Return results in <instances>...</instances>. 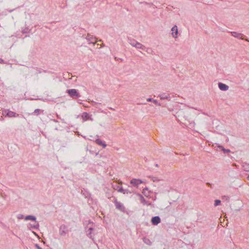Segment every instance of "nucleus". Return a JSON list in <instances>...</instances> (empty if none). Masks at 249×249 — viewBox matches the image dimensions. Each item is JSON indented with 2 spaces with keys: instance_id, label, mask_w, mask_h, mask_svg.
I'll use <instances>...</instances> for the list:
<instances>
[{
  "instance_id": "nucleus-1",
  "label": "nucleus",
  "mask_w": 249,
  "mask_h": 249,
  "mask_svg": "<svg viewBox=\"0 0 249 249\" xmlns=\"http://www.w3.org/2000/svg\"><path fill=\"white\" fill-rule=\"evenodd\" d=\"M94 227V224L93 222L90 221H89V223L86 229V234L92 240H94V235L92 234V231H93Z\"/></svg>"
},
{
  "instance_id": "nucleus-2",
  "label": "nucleus",
  "mask_w": 249,
  "mask_h": 249,
  "mask_svg": "<svg viewBox=\"0 0 249 249\" xmlns=\"http://www.w3.org/2000/svg\"><path fill=\"white\" fill-rule=\"evenodd\" d=\"M66 92L72 98H78L80 97L79 93L76 89H70L66 91Z\"/></svg>"
},
{
  "instance_id": "nucleus-3",
  "label": "nucleus",
  "mask_w": 249,
  "mask_h": 249,
  "mask_svg": "<svg viewBox=\"0 0 249 249\" xmlns=\"http://www.w3.org/2000/svg\"><path fill=\"white\" fill-rule=\"evenodd\" d=\"M68 233L67 227L65 225H62L60 226L59 233L61 236H65Z\"/></svg>"
},
{
  "instance_id": "nucleus-4",
  "label": "nucleus",
  "mask_w": 249,
  "mask_h": 249,
  "mask_svg": "<svg viewBox=\"0 0 249 249\" xmlns=\"http://www.w3.org/2000/svg\"><path fill=\"white\" fill-rule=\"evenodd\" d=\"M142 194L147 198H152V195L153 192L149 190L148 188H144L142 192Z\"/></svg>"
},
{
  "instance_id": "nucleus-5",
  "label": "nucleus",
  "mask_w": 249,
  "mask_h": 249,
  "mask_svg": "<svg viewBox=\"0 0 249 249\" xmlns=\"http://www.w3.org/2000/svg\"><path fill=\"white\" fill-rule=\"evenodd\" d=\"M178 28L177 25H174L171 29V35L172 37L176 39L178 37Z\"/></svg>"
},
{
  "instance_id": "nucleus-6",
  "label": "nucleus",
  "mask_w": 249,
  "mask_h": 249,
  "mask_svg": "<svg viewBox=\"0 0 249 249\" xmlns=\"http://www.w3.org/2000/svg\"><path fill=\"white\" fill-rule=\"evenodd\" d=\"M130 183L134 186H138L140 184L144 183V181L140 179L133 178L130 180Z\"/></svg>"
},
{
  "instance_id": "nucleus-7",
  "label": "nucleus",
  "mask_w": 249,
  "mask_h": 249,
  "mask_svg": "<svg viewBox=\"0 0 249 249\" xmlns=\"http://www.w3.org/2000/svg\"><path fill=\"white\" fill-rule=\"evenodd\" d=\"M114 203H115V205L116 206V209L119 210L120 211H121L122 212H124L125 208L122 203H121L120 202L117 201V200H116Z\"/></svg>"
},
{
  "instance_id": "nucleus-8",
  "label": "nucleus",
  "mask_w": 249,
  "mask_h": 249,
  "mask_svg": "<svg viewBox=\"0 0 249 249\" xmlns=\"http://www.w3.org/2000/svg\"><path fill=\"white\" fill-rule=\"evenodd\" d=\"M161 222V219L159 216H156L152 218L151 223L153 225H157Z\"/></svg>"
},
{
  "instance_id": "nucleus-9",
  "label": "nucleus",
  "mask_w": 249,
  "mask_h": 249,
  "mask_svg": "<svg viewBox=\"0 0 249 249\" xmlns=\"http://www.w3.org/2000/svg\"><path fill=\"white\" fill-rule=\"evenodd\" d=\"M86 39L89 42V43H92L93 44H95L97 42L96 38L90 35H87Z\"/></svg>"
},
{
  "instance_id": "nucleus-10",
  "label": "nucleus",
  "mask_w": 249,
  "mask_h": 249,
  "mask_svg": "<svg viewBox=\"0 0 249 249\" xmlns=\"http://www.w3.org/2000/svg\"><path fill=\"white\" fill-rule=\"evenodd\" d=\"M218 88L222 91H227L229 89V87L222 83H218Z\"/></svg>"
},
{
  "instance_id": "nucleus-11",
  "label": "nucleus",
  "mask_w": 249,
  "mask_h": 249,
  "mask_svg": "<svg viewBox=\"0 0 249 249\" xmlns=\"http://www.w3.org/2000/svg\"><path fill=\"white\" fill-rule=\"evenodd\" d=\"M231 36L235 38H240L242 39H243V36L244 35L241 33L236 32H231Z\"/></svg>"
},
{
  "instance_id": "nucleus-12",
  "label": "nucleus",
  "mask_w": 249,
  "mask_h": 249,
  "mask_svg": "<svg viewBox=\"0 0 249 249\" xmlns=\"http://www.w3.org/2000/svg\"><path fill=\"white\" fill-rule=\"evenodd\" d=\"M5 112H6V115L9 117H17L18 116V114L9 110H7Z\"/></svg>"
},
{
  "instance_id": "nucleus-13",
  "label": "nucleus",
  "mask_w": 249,
  "mask_h": 249,
  "mask_svg": "<svg viewBox=\"0 0 249 249\" xmlns=\"http://www.w3.org/2000/svg\"><path fill=\"white\" fill-rule=\"evenodd\" d=\"M158 97H160L161 100L167 99L168 100H170V96L169 94H166L165 93H162L159 94Z\"/></svg>"
},
{
  "instance_id": "nucleus-14",
  "label": "nucleus",
  "mask_w": 249,
  "mask_h": 249,
  "mask_svg": "<svg viewBox=\"0 0 249 249\" xmlns=\"http://www.w3.org/2000/svg\"><path fill=\"white\" fill-rule=\"evenodd\" d=\"M135 48L137 49H141V50H145V47L142 45V43L138 42L134 46V47Z\"/></svg>"
},
{
  "instance_id": "nucleus-15",
  "label": "nucleus",
  "mask_w": 249,
  "mask_h": 249,
  "mask_svg": "<svg viewBox=\"0 0 249 249\" xmlns=\"http://www.w3.org/2000/svg\"><path fill=\"white\" fill-rule=\"evenodd\" d=\"M127 41L129 43L130 45H131L132 47H134L135 44L138 42L137 41H136L135 39H133L130 37L127 38Z\"/></svg>"
},
{
  "instance_id": "nucleus-16",
  "label": "nucleus",
  "mask_w": 249,
  "mask_h": 249,
  "mask_svg": "<svg viewBox=\"0 0 249 249\" xmlns=\"http://www.w3.org/2000/svg\"><path fill=\"white\" fill-rule=\"evenodd\" d=\"M95 142L96 143H97L98 145L102 146L103 148H105L107 146V144H106L105 142L102 141L100 139H97Z\"/></svg>"
},
{
  "instance_id": "nucleus-17",
  "label": "nucleus",
  "mask_w": 249,
  "mask_h": 249,
  "mask_svg": "<svg viewBox=\"0 0 249 249\" xmlns=\"http://www.w3.org/2000/svg\"><path fill=\"white\" fill-rule=\"evenodd\" d=\"M24 219L25 220H33V221H36V217L34 216V215H27L26 216H25L24 217Z\"/></svg>"
},
{
  "instance_id": "nucleus-18",
  "label": "nucleus",
  "mask_w": 249,
  "mask_h": 249,
  "mask_svg": "<svg viewBox=\"0 0 249 249\" xmlns=\"http://www.w3.org/2000/svg\"><path fill=\"white\" fill-rule=\"evenodd\" d=\"M140 202L143 205H151V203L149 202L148 201L146 200L144 197L140 200Z\"/></svg>"
},
{
  "instance_id": "nucleus-19",
  "label": "nucleus",
  "mask_w": 249,
  "mask_h": 249,
  "mask_svg": "<svg viewBox=\"0 0 249 249\" xmlns=\"http://www.w3.org/2000/svg\"><path fill=\"white\" fill-rule=\"evenodd\" d=\"M82 119L84 121H87V120L89 119V114L87 112H84L82 116H81Z\"/></svg>"
},
{
  "instance_id": "nucleus-20",
  "label": "nucleus",
  "mask_w": 249,
  "mask_h": 249,
  "mask_svg": "<svg viewBox=\"0 0 249 249\" xmlns=\"http://www.w3.org/2000/svg\"><path fill=\"white\" fill-rule=\"evenodd\" d=\"M243 168L244 170L246 171H249V163H244L243 165Z\"/></svg>"
},
{
  "instance_id": "nucleus-21",
  "label": "nucleus",
  "mask_w": 249,
  "mask_h": 249,
  "mask_svg": "<svg viewBox=\"0 0 249 249\" xmlns=\"http://www.w3.org/2000/svg\"><path fill=\"white\" fill-rule=\"evenodd\" d=\"M143 241L144 242V243L148 245H151L152 244V242L151 241L148 239V238H143Z\"/></svg>"
},
{
  "instance_id": "nucleus-22",
  "label": "nucleus",
  "mask_w": 249,
  "mask_h": 249,
  "mask_svg": "<svg viewBox=\"0 0 249 249\" xmlns=\"http://www.w3.org/2000/svg\"><path fill=\"white\" fill-rule=\"evenodd\" d=\"M150 178H151V180L154 182H158L162 180L161 179L159 178L158 177H150Z\"/></svg>"
},
{
  "instance_id": "nucleus-23",
  "label": "nucleus",
  "mask_w": 249,
  "mask_h": 249,
  "mask_svg": "<svg viewBox=\"0 0 249 249\" xmlns=\"http://www.w3.org/2000/svg\"><path fill=\"white\" fill-rule=\"evenodd\" d=\"M31 227L32 228L35 229H38L39 225L38 222H36V223L34 225H31Z\"/></svg>"
},
{
  "instance_id": "nucleus-24",
  "label": "nucleus",
  "mask_w": 249,
  "mask_h": 249,
  "mask_svg": "<svg viewBox=\"0 0 249 249\" xmlns=\"http://www.w3.org/2000/svg\"><path fill=\"white\" fill-rule=\"evenodd\" d=\"M218 147L221 149V150L224 152V153H229L230 152V150L229 149H225L222 146H218Z\"/></svg>"
},
{
  "instance_id": "nucleus-25",
  "label": "nucleus",
  "mask_w": 249,
  "mask_h": 249,
  "mask_svg": "<svg viewBox=\"0 0 249 249\" xmlns=\"http://www.w3.org/2000/svg\"><path fill=\"white\" fill-rule=\"evenodd\" d=\"M221 203V201L220 200H218V199H216L214 201V206H217L218 205H219Z\"/></svg>"
},
{
  "instance_id": "nucleus-26",
  "label": "nucleus",
  "mask_w": 249,
  "mask_h": 249,
  "mask_svg": "<svg viewBox=\"0 0 249 249\" xmlns=\"http://www.w3.org/2000/svg\"><path fill=\"white\" fill-rule=\"evenodd\" d=\"M146 52H147L148 53H152V50L151 49V48H146L145 47V50H144Z\"/></svg>"
},
{
  "instance_id": "nucleus-27",
  "label": "nucleus",
  "mask_w": 249,
  "mask_h": 249,
  "mask_svg": "<svg viewBox=\"0 0 249 249\" xmlns=\"http://www.w3.org/2000/svg\"><path fill=\"white\" fill-rule=\"evenodd\" d=\"M118 192L125 194L126 192V190H124L123 188H120L118 190Z\"/></svg>"
},
{
  "instance_id": "nucleus-28",
  "label": "nucleus",
  "mask_w": 249,
  "mask_h": 249,
  "mask_svg": "<svg viewBox=\"0 0 249 249\" xmlns=\"http://www.w3.org/2000/svg\"><path fill=\"white\" fill-rule=\"evenodd\" d=\"M17 217L18 219H21L24 218V215L22 214H18Z\"/></svg>"
},
{
  "instance_id": "nucleus-29",
  "label": "nucleus",
  "mask_w": 249,
  "mask_h": 249,
  "mask_svg": "<svg viewBox=\"0 0 249 249\" xmlns=\"http://www.w3.org/2000/svg\"><path fill=\"white\" fill-rule=\"evenodd\" d=\"M195 122H192L190 124V127L192 128H193L195 127Z\"/></svg>"
},
{
  "instance_id": "nucleus-30",
  "label": "nucleus",
  "mask_w": 249,
  "mask_h": 249,
  "mask_svg": "<svg viewBox=\"0 0 249 249\" xmlns=\"http://www.w3.org/2000/svg\"><path fill=\"white\" fill-rule=\"evenodd\" d=\"M39 112H40V110L39 109H36L34 111V113L36 114H37V115L39 114Z\"/></svg>"
},
{
  "instance_id": "nucleus-31",
  "label": "nucleus",
  "mask_w": 249,
  "mask_h": 249,
  "mask_svg": "<svg viewBox=\"0 0 249 249\" xmlns=\"http://www.w3.org/2000/svg\"><path fill=\"white\" fill-rule=\"evenodd\" d=\"M153 102L154 104H155L156 105H158V106H160V105H160V104L158 103V102L157 100H153Z\"/></svg>"
},
{
  "instance_id": "nucleus-32",
  "label": "nucleus",
  "mask_w": 249,
  "mask_h": 249,
  "mask_svg": "<svg viewBox=\"0 0 249 249\" xmlns=\"http://www.w3.org/2000/svg\"><path fill=\"white\" fill-rule=\"evenodd\" d=\"M137 196L140 198V200H141V199L143 197V196L140 194H137Z\"/></svg>"
},
{
  "instance_id": "nucleus-33",
  "label": "nucleus",
  "mask_w": 249,
  "mask_h": 249,
  "mask_svg": "<svg viewBox=\"0 0 249 249\" xmlns=\"http://www.w3.org/2000/svg\"><path fill=\"white\" fill-rule=\"evenodd\" d=\"M35 246L37 249H42L38 244H35Z\"/></svg>"
},
{
  "instance_id": "nucleus-34",
  "label": "nucleus",
  "mask_w": 249,
  "mask_h": 249,
  "mask_svg": "<svg viewBox=\"0 0 249 249\" xmlns=\"http://www.w3.org/2000/svg\"><path fill=\"white\" fill-rule=\"evenodd\" d=\"M153 99L150 98H147V101L148 102H153Z\"/></svg>"
},
{
  "instance_id": "nucleus-35",
  "label": "nucleus",
  "mask_w": 249,
  "mask_h": 249,
  "mask_svg": "<svg viewBox=\"0 0 249 249\" xmlns=\"http://www.w3.org/2000/svg\"><path fill=\"white\" fill-rule=\"evenodd\" d=\"M228 198H229V197L227 196H224L222 197V199H225L227 200Z\"/></svg>"
},
{
  "instance_id": "nucleus-36",
  "label": "nucleus",
  "mask_w": 249,
  "mask_h": 249,
  "mask_svg": "<svg viewBox=\"0 0 249 249\" xmlns=\"http://www.w3.org/2000/svg\"><path fill=\"white\" fill-rule=\"evenodd\" d=\"M3 63V60L0 58V63Z\"/></svg>"
},
{
  "instance_id": "nucleus-37",
  "label": "nucleus",
  "mask_w": 249,
  "mask_h": 249,
  "mask_svg": "<svg viewBox=\"0 0 249 249\" xmlns=\"http://www.w3.org/2000/svg\"><path fill=\"white\" fill-rule=\"evenodd\" d=\"M33 233L36 236H37L38 238H39V236H38V235L35 232H34L33 231Z\"/></svg>"
},
{
  "instance_id": "nucleus-38",
  "label": "nucleus",
  "mask_w": 249,
  "mask_h": 249,
  "mask_svg": "<svg viewBox=\"0 0 249 249\" xmlns=\"http://www.w3.org/2000/svg\"><path fill=\"white\" fill-rule=\"evenodd\" d=\"M246 40L247 41H249V40L248 39H246Z\"/></svg>"
},
{
  "instance_id": "nucleus-39",
  "label": "nucleus",
  "mask_w": 249,
  "mask_h": 249,
  "mask_svg": "<svg viewBox=\"0 0 249 249\" xmlns=\"http://www.w3.org/2000/svg\"><path fill=\"white\" fill-rule=\"evenodd\" d=\"M248 178H249V177H248Z\"/></svg>"
}]
</instances>
